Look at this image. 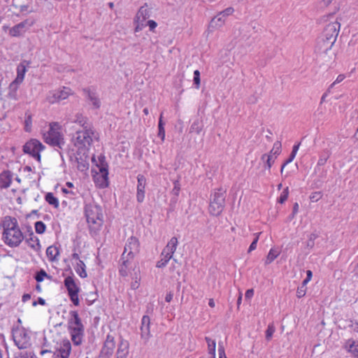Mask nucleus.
<instances>
[{
  "mask_svg": "<svg viewBox=\"0 0 358 358\" xmlns=\"http://www.w3.org/2000/svg\"><path fill=\"white\" fill-rule=\"evenodd\" d=\"M1 225L3 229L4 242L10 247L19 245L22 240V232L17 226V220L15 217L6 216Z\"/></svg>",
  "mask_w": 358,
  "mask_h": 358,
  "instance_id": "f257e3e1",
  "label": "nucleus"
},
{
  "mask_svg": "<svg viewBox=\"0 0 358 358\" xmlns=\"http://www.w3.org/2000/svg\"><path fill=\"white\" fill-rule=\"evenodd\" d=\"M227 190L222 187L215 189L210 195L209 213L213 216L220 215L225 206Z\"/></svg>",
  "mask_w": 358,
  "mask_h": 358,
  "instance_id": "f03ea898",
  "label": "nucleus"
},
{
  "mask_svg": "<svg viewBox=\"0 0 358 358\" xmlns=\"http://www.w3.org/2000/svg\"><path fill=\"white\" fill-rule=\"evenodd\" d=\"M94 138L97 137L91 127L78 131L73 137L74 145L78 148V150H89Z\"/></svg>",
  "mask_w": 358,
  "mask_h": 358,
  "instance_id": "7ed1b4c3",
  "label": "nucleus"
},
{
  "mask_svg": "<svg viewBox=\"0 0 358 358\" xmlns=\"http://www.w3.org/2000/svg\"><path fill=\"white\" fill-rule=\"evenodd\" d=\"M55 127H58V124L56 122L50 124L49 131L46 134H44L45 142L52 146L62 149L65 144V141L62 134L58 129L55 128Z\"/></svg>",
  "mask_w": 358,
  "mask_h": 358,
  "instance_id": "20e7f679",
  "label": "nucleus"
},
{
  "mask_svg": "<svg viewBox=\"0 0 358 358\" xmlns=\"http://www.w3.org/2000/svg\"><path fill=\"white\" fill-rule=\"evenodd\" d=\"M45 148V146L38 139L31 138L24 144V153L29 155L38 162H41V152Z\"/></svg>",
  "mask_w": 358,
  "mask_h": 358,
  "instance_id": "39448f33",
  "label": "nucleus"
},
{
  "mask_svg": "<svg viewBox=\"0 0 358 358\" xmlns=\"http://www.w3.org/2000/svg\"><path fill=\"white\" fill-rule=\"evenodd\" d=\"M85 214L89 224L101 225L103 214L100 206L94 203H87L85 206Z\"/></svg>",
  "mask_w": 358,
  "mask_h": 358,
  "instance_id": "423d86ee",
  "label": "nucleus"
},
{
  "mask_svg": "<svg viewBox=\"0 0 358 358\" xmlns=\"http://www.w3.org/2000/svg\"><path fill=\"white\" fill-rule=\"evenodd\" d=\"M17 77L9 85L8 97L10 99L17 100L21 94L20 85L22 83V62H20L17 68Z\"/></svg>",
  "mask_w": 358,
  "mask_h": 358,
  "instance_id": "0eeeda50",
  "label": "nucleus"
},
{
  "mask_svg": "<svg viewBox=\"0 0 358 358\" xmlns=\"http://www.w3.org/2000/svg\"><path fill=\"white\" fill-rule=\"evenodd\" d=\"M115 348V336L112 334H108L98 358H110L114 352Z\"/></svg>",
  "mask_w": 358,
  "mask_h": 358,
  "instance_id": "6e6552de",
  "label": "nucleus"
},
{
  "mask_svg": "<svg viewBox=\"0 0 358 358\" xmlns=\"http://www.w3.org/2000/svg\"><path fill=\"white\" fill-rule=\"evenodd\" d=\"M71 352V344L69 340L64 339L55 348L52 358H69Z\"/></svg>",
  "mask_w": 358,
  "mask_h": 358,
  "instance_id": "1a4fd4ad",
  "label": "nucleus"
},
{
  "mask_svg": "<svg viewBox=\"0 0 358 358\" xmlns=\"http://www.w3.org/2000/svg\"><path fill=\"white\" fill-rule=\"evenodd\" d=\"M139 251V242L138 240L134 237H129L125 244L124 252L125 256L128 258H134V255Z\"/></svg>",
  "mask_w": 358,
  "mask_h": 358,
  "instance_id": "9d476101",
  "label": "nucleus"
},
{
  "mask_svg": "<svg viewBox=\"0 0 358 358\" xmlns=\"http://www.w3.org/2000/svg\"><path fill=\"white\" fill-rule=\"evenodd\" d=\"M341 24L338 22L335 21L328 24L322 34L325 38H328L329 39L336 42L337 36L339 33Z\"/></svg>",
  "mask_w": 358,
  "mask_h": 358,
  "instance_id": "9b49d317",
  "label": "nucleus"
},
{
  "mask_svg": "<svg viewBox=\"0 0 358 358\" xmlns=\"http://www.w3.org/2000/svg\"><path fill=\"white\" fill-rule=\"evenodd\" d=\"M77 168L80 171H85L89 168L88 150H77L76 154Z\"/></svg>",
  "mask_w": 358,
  "mask_h": 358,
  "instance_id": "f8f14e48",
  "label": "nucleus"
},
{
  "mask_svg": "<svg viewBox=\"0 0 358 358\" xmlns=\"http://www.w3.org/2000/svg\"><path fill=\"white\" fill-rule=\"evenodd\" d=\"M234 10L232 7H228L224 10L221 11L217 14L216 17L212 19L210 25L212 27H221L225 20V17L231 15Z\"/></svg>",
  "mask_w": 358,
  "mask_h": 358,
  "instance_id": "ddd939ff",
  "label": "nucleus"
},
{
  "mask_svg": "<svg viewBox=\"0 0 358 358\" xmlns=\"http://www.w3.org/2000/svg\"><path fill=\"white\" fill-rule=\"evenodd\" d=\"M99 164H96L99 172L101 173V176L103 178V182L101 184V187H107L108 186V164L106 162L105 157L100 156L99 157Z\"/></svg>",
  "mask_w": 358,
  "mask_h": 358,
  "instance_id": "4468645a",
  "label": "nucleus"
},
{
  "mask_svg": "<svg viewBox=\"0 0 358 358\" xmlns=\"http://www.w3.org/2000/svg\"><path fill=\"white\" fill-rule=\"evenodd\" d=\"M71 340L75 345H80L84 336V326H73L69 327Z\"/></svg>",
  "mask_w": 358,
  "mask_h": 358,
  "instance_id": "2eb2a0df",
  "label": "nucleus"
},
{
  "mask_svg": "<svg viewBox=\"0 0 358 358\" xmlns=\"http://www.w3.org/2000/svg\"><path fill=\"white\" fill-rule=\"evenodd\" d=\"M71 90L69 87H64L61 90H55L52 92V99H50V102L55 103L64 100L71 94Z\"/></svg>",
  "mask_w": 358,
  "mask_h": 358,
  "instance_id": "dca6fc26",
  "label": "nucleus"
},
{
  "mask_svg": "<svg viewBox=\"0 0 358 358\" xmlns=\"http://www.w3.org/2000/svg\"><path fill=\"white\" fill-rule=\"evenodd\" d=\"M334 43L335 42L321 35L317 41V48L321 52L327 53L328 50L331 49Z\"/></svg>",
  "mask_w": 358,
  "mask_h": 358,
  "instance_id": "f3484780",
  "label": "nucleus"
},
{
  "mask_svg": "<svg viewBox=\"0 0 358 358\" xmlns=\"http://www.w3.org/2000/svg\"><path fill=\"white\" fill-rule=\"evenodd\" d=\"M150 318L148 315H144L141 320V338L145 341H148L150 337Z\"/></svg>",
  "mask_w": 358,
  "mask_h": 358,
  "instance_id": "a211bd4d",
  "label": "nucleus"
},
{
  "mask_svg": "<svg viewBox=\"0 0 358 358\" xmlns=\"http://www.w3.org/2000/svg\"><path fill=\"white\" fill-rule=\"evenodd\" d=\"M12 338L15 345L20 349H22V327L14 326L12 328Z\"/></svg>",
  "mask_w": 358,
  "mask_h": 358,
  "instance_id": "6ab92c4d",
  "label": "nucleus"
},
{
  "mask_svg": "<svg viewBox=\"0 0 358 358\" xmlns=\"http://www.w3.org/2000/svg\"><path fill=\"white\" fill-rule=\"evenodd\" d=\"M137 194L136 199L139 203H142L145 198V178L143 175H138L137 177Z\"/></svg>",
  "mask_w": 358,
  "mask_h": 358,
  "instance_id": "aec40b11",
  "label": "nucleus"
},
{
  "mask_svg": "<svg viewBox=\"0 0 358 358\" xmlns=\"http://www.w3.org/2000/svg\"><path fill=\"white\" fill-rule=\"evenodd\" d=\"M87 99L92 102L94 108H99L101 106V101L94 90L90 88H85L83 90Z\"/></svg>",
  "mask_w": 358,
  "mask_h": 358,
  "instance_id": "412c9836",
  "label": "nucleus"
},
{
  "mask_svg": "<svg viewBox=\"0 0 358 358\" xmlns=\"http://www.w3.org/2000/svg\"><path fill=\"white\" fill-rule=\"evenodd\" d=\"M129 342L127 340L122 338L118 345L116 358H127V355L129 354Z\"/></svg>",
  "mask_w": 358,
  "mask_h": 358,
  "instance_id": "4be33fe9",
  "label": "nucleus"
},
{
  "mask_svg": "<svg viewBox=\"0 0 358 358\" xmlns=\"http://www.w3.org/2000/svg\"><path fill=\"white\" fill-rule=\"evenodd\" d=\"M134 258H128L127 256H125L124 254L122 255L121 257V264L119 268L120 275L122 277H126L128 275V269L131 264V260Z\"/></svg>",
  "mask_w": 358,
  "mask_h": 358,
  "instance_id": "5701e85b",
  "label": "nucleus"
},
{
  "mask_svg": "<svg viewBox=\"0 0 358 358\" xmlns=\"http://www.w3.org/2000/svg\"><path fill=\"white\" fill-rule=\"evenodd\" d=\"M64 283L68 291V294L79 293L80 288L76 285L75 280L72 276H67L65 278Z\"/></svg>",
  "mask_w": 358,
  "mask_h": 358,
  "instance_id": "b1692460",
  "label": "nucleus"
},
{
  "mask_svg": "<svg viewBox=\"0 0 358 358\" xmlns=\"http://www.w3.org/2000/svg\"><path fill=\"white\" fill-rule=\"evenodd\" d=\"M178 243V238L176 237H172L163 250L162 255H164V253H170L173 257V255L176 250Z\"/></svg>",
  "mask_w": 358,
  "mask_h": 358,
  "instance_id": "393cba45",
  "label": "nucleus"
},
{
  "mask_svg": "<svg viewBox=\"0 0 358 358\" xmlns=\"http://www.w3.org/2000/svg\"><path fill=\"white\" fill-rule=\"evenodd\" d=\"M27 244L34 251L38 252L41 250V245L39 242L38 238L34 234L32 231H31L29 234V238L26 240Z\"/></svg>",
  "mask_w": 358,
  "mask_h": 358,
  "instance_id": "a878e982",
  "label": "nucleus"
},
{
  "mask_svg": "<svg viewBox=\"0 0 358 358\" xmlns=\"http://www.w3.org/2000/svg\"><path fill=\"white\" fill-rule=\"evenodd\" d=\"M12 174L9 171L0 173V188H6L11 182Z\"/></svg>",
  "mask_w": 358,
  "mask_h": 358,
  "instance_id": "bb28decb",
  "label": "nucleus"
},
{
  "mask_svg": "<svg viewBox=\"0 0 358 358\" xmlns=\"http://www.w3.org/2000/svg\"><path fill=\"white\" fill-rule=\"evenodd\" d=\"M71 318L69 320V327L73 326H83L79 315L77 311L72 310L70 312Z\"/></svg>",
  "mask_w": 358,
  "mask_h": 358,
  "instance_id": "cd10ccee",
  "label": "nucleus"
},
{
  "mask_svg": "<svg viewBox=\"0 0 358 358\" xmlns=\"http://www.w3.org/2000/svg\"><path fill=\"white\" fill-rule=\"evenodd\" d=\"M59 252L58 248L54 245L49 246L46 250V255L50 262L57 260Z\"/></svg>",
  "mask_w": 358,
  "mask_h": 358,
  "instance_id": "c85d7f7f",
  "label": "nucleus"
},
{
  "mask_svg": "<svg viewBox=\"0 0 358 358\" xmlns=\"http://www.w3.org/2000/svg\"><path fill=\"white\" fill-rule=\"evenodd\" d=\"M203 122L199 119L195 120L189 128V132L193 133L195 132L197 134H199L201 131L203 130Z\"/></svg>",
  "mask_w": 358,
  "mask_h": 358,
  "instance_id": "c756f323",
  "label": "nucleus"
},
{
  "mask_svg": "<svg viewBox=\"0 0 358 358\" xmlns=\"http://www.w3.org/2000/svg\"><path fill=\"white\" fill-rule=\"evenodd\" d=\"M45 201L55 208H58L59 206L58 199L52 192H48L45 195Z\"/></svg>",
  "mask_w": 358,
  "mask_h": 358,
  "instance_id": "7c9ffc66",
  "label": "nucleus"
},
{
  "mask_svg": "<svg viewBox=\"0 0 358 358\" xmlns=\"http://www.w3.org/2000/svg\"><path fill=\"white\" fill-rule=\"evenodd\" d=\"M85 264L83 261L79 260L77 263V265L75 268L76 273L79 275V276L82 278H85L87 276L86 270H85Z\"/></svg>",
  "mask_w": 358,
  "mask_h": 358,
  "instance_id": "2f4dec72",
  "label": "nucleus"
},
{
  "mask_svg": "<svg viewBox=\"0 0 358 358\" xmlns=\"http://www.w3.org/2000/svg\"><path fill=\"white\" fill-rule=\"evenodd\" d=\"M172 258L170 253L162 255L161 254V259L157 262L156 266L157 268H164L166 266L167 263Z\"/></svg>",
  "mask_w": 358,
  "mask_h": 358,
  "instance_id": "473e14b6",
  "label": "nucleus"
},
{
  "mask_svg": "<svg viewBox=\"0 0 358 358\" xmlns=\"http://www.w3.org/2000/svg\"><path fill=\"white\" fill-rule=\"evenodd\" d=\"M205 340H206V343H208V352L210 355H212L211 358H215V347H216L215 341L212 340L209 337H206Z\"/></svg>",
  "mask_w": 358,
  "mask_h": 358,
  "instance_id": "72a5a7b5",
  "label": "nucleus"
},
{
  "mask_svg": "<svg viewBox=\"0 0 358 358\" xmlns=\"http://www.w3.org/2000/svg\"><path fill=\"white\" fill-rule=\"evenodd\" d=\"M22 31V22H20L12 28L9 29V34L12 36H19Z\"/></svg>",
  "mask_w": 358,
  "mask_h": 358,
  "instance_id": "f704fd0d",
  "label": "nucleus"
},
{
  "mask_svg": "<svg viewBox=\"0 0 358 358\" xmlns=\"http://www.w3.org/2000/svg\"><path fill=\"white\" fill-rule=\"evenodd\" d=\"M26 119L24 121V131L31 132L32 130V118L31 115L26 113Z\"/></svg>",
  "mask_w": 358,
  "mask_h": 358,
  "instance_id": "c9c22d12",
  "label": "nucleus"
},
{
  "mask_svg": "<svg viewBox=\"0 0 358 358\" xmlns=\"http://www.w3.org/2000/svg\"><path fill=\"white\" fill-rule=\"evenodd\" d=\"M330 155H331V152L329 150H324V152L322 153V155H320V157L318 159L317 166H321L324 165L325 163L327 162V159L329 158Z\"/></svg>",
  "mask_w": 358,
  "mask_h": 358,
  "instance_id": "e433bc0d",
  "label": "nucleus"
},
{
  "mask_svg": "<svg viewBox=\"0 0 358 358\" xmlns=\"http://www.w3.org/2000/svg\"><path fill=\"white\" fill-rule=\"evenodd\" d=\"M275 158L273 157V155H271L264 154L262 156V160L265 161V167L267 168L268 169H271L272 164L275 161Z\"/></svg>",
  "mask_w": 358,
  "mask_h": 358,
  "instance_id": "4c0bfd02",
  "label": "nucleus"
},
{
  "mask_svg": "<svg viewBox=\"0 0 358 358\" xmlns=\"http://www.w3.org/2000/svg\"><path fill=\"white\" fill-rule=\"evenodd\" d=\"M279 252L274 249H271L268 252V254L266 257V264H271L277 257L279 255Z\"/></svg>",
  "mask_w": 358,
  "mask_h": 358,
  "instance_id": "58836bf2",
  "label": "nucleus"
},
{
  "mask_svg": "<svg viewBox=\"0 0 358 358\" xmlns=\"http://www.w3.org/2000/svg\"><path fill=\"white\" fill-rule=\"evenodd\" d=\"M281 152V143L276 141L274 143L272 150L270 151L268 155H273L275 158L277 157Z\"/></svg>",
  "mask_w": 358,
  "mask_h": 358,
  "instance_id": "ea45409f",
  "label": "nucleus"
},
{
  "mask_svg": "<svg viewBox=\"0 0 358 358\" xmlns=\"http://www.w3.org/2000/svg\"><path fill=\"white\" fill-rule=\"evenodd\" d=\"M75 122L80 124L83 127V129L91 127L90 124L87 122V120L83 117L82 115H78Z\"/></svg>",
  "mask_w": 358,
  "mask_h": 358,
  "instance_id": "a19ab883",
  "label": "nucleus"
},
{
  "mask_svg": "<svg viewBox=\"0 0 358 358\" xmlns=\"http://www.w3.org/2000/svg\"><path fill=\"white\" fill-rule=\"evenodd\" d=\"M308 283H305V281L303 280L301 286H299L298 288H297V291H296V296L298 298H301L303 296H304L306 295V285Z\"/></svg>",
  "mask_w": 358,
  "mask_h": 358,
  "instance_id": "79ce46f5",
  "label": "nucleus"
},
{
  "mask_svg": "<svg viewBox=\"0 0 358 358\" xmlns=\"http://www.w3.org/2000/svg\"><path fill=\"white\" fill-rule=\"evenodd\" d=\"M35 230L37 234H42L46 229L45 224L42 221H37L35 224Z\"/></svg>",
  "mask_w": 358,
  "mask_h": 358,
  "instance_id": "37998d69",
  "label": "nucleus"
},
{
  "mask_svg": "<svg viewBox=\"0 0 358 358\" xmlns=\"http://www.w3.org/2000/svg\"><path fill=\"white\" fill-rule=\"evenodd\" d=\"M275 331V328L273 324H269L266 330V340L269 341L272 338L273 334Z\"/></svg>",
  "mask_w": 358,
  "mask_h": 358,
  "instance_id": "c03bdc74",
  "label": "nucleus"
},
{
  "mask_svg": "<svg viewBox=\"0 0 358 358\" xmlns=\"http://www.w3.org/2000/svg\"><path fill=\"white\" fill-rule=\"evenodd\" d=\"M44 277L51 278V276L48 275L44 270L41 269L40 271L36 273L35 279L38 282H40L43 280Z\"/></svg>",
  "mask_w": 358,
  "mask_h": 358,
  "instance_id": "a18cd8bd",
  "label": "nucleus"
},
{
  "mask_svg": "<svg viewBox=\"0 0 358 358\" xmlns=\"http://www.w3.org/2000/svg\"><path fill=\"white\" fill-rule=\"evenodd\" d=\"M349 352H352L357 358H358V342L352 341L349 346Z\"/></svg>",
  "mask_w": 358,
  "mask_h": 358,
  "instance_id": "49530a36",
  "label": "nucleus"
},
{
  "mask_svg": "<svg viewBox=\"0 0 358 358\" xmlns=\"http://www.w3.org/2000/svg\"><path fill=\"white\" fill-rule=\"evenodd\" d=\"M288 195H289L288 187H286L281 192L280 196L278 200V203H283L287 199Z\"/></svg>",
  "mask_w": 358,
  "mask_h": 358,
  "instance_id": "de8ad7c7",
  "label": "nucleus"
},
{
  "mask_svg": "<svg viewBox=\"0 0 358 358\" xmlns=\"http://www.w3.org/2000/svg\"><path fill=\"white\" fill-rule=\"evenodd\" d=\"M194 83L196 85V88L198 89L200 85V72L199 70H195L194 71Z\"/></svg>",
  "mask_w": 358,
  "mask_h": 358,
  "instance_id": "09e8293b",
  "label": "nucleus"
},
{
  "mask_svg": "<svg viewBox=\"0 0 358 358\" xmlns=\"http://www.w3.org/2000/svg\"><path fill=\"white\" fill-rule=\"evenodd\" d=\"M259 234H256V237L254 238L253 241L250 244L248 252H251L252 250H255L257 248V244L259 240Z\"/></svg>",
  "mask_w": 358,
  "mask_h": 358,
  "instance_id": "8fccbe9b",
  "label": "nucleus"
},
{
  "mask_svg": "<svg viewBox=\"0 0 358 358\" xmlns=\"http://www.w3.org/2000/svg\"><path fill=\"white\" fill-rule=\"evenodd\" d=\"M322 197V193L320 192H315L310 194V199L311 201L315 202L320 200Z\"/></svg>",
  "mask_w": 358,
  "mask_h": 358,
  "instance_id": "3c124183",
  "label": "nucleus"
},
{
  "mask_svg": "<svg viewBox=\"0 0 358 358\" xmlns=\"http://www.w3.org/2000/svg\"><path fill=\"white\" fill-rule=\"evenodd\" d=\"M69 296L71 299V301H72V303L75 305V306H78L79 305V298H78V293H74V294H69Z\"/></svg>",
  "mask_w": 358,
  "mask_h": 358,
  "instance_id": "603ef678",
  "label": "nucleus"
},
{
  "mask_svg": "<svg viewBox=\"0 0 358 358\" xmlns=\"http://www.w3.org/2000/svg\"><path fill=\"white\" fill-rule=\"evenodd\" d=\"M218 353H219V358H227V357L225 355L223 344L221 342H220L218 343Z\"/></svg>",
  "mask_w": 358,
  "mask_h": 358,
  "instance_id": "864d4df0",
  "label": "nucleus"
},
{
  "mask_svg": "<svg viewBox=\"0 0 358 358\" xmlns=\"http://www.w3.org/2000/svg\"><path fill=\"white\" fill-rule=\"evenodd\" d=\"M296 155H294V153H291L289 157H288V159L283 163V164L282 165V167H281V173H282L283 172V170H284V168L285 167V166L289 163H291L293 159H294Z\"/></svg>",
  "mask_w": 358,
  "mask_h": 358,
  "instance_id": "5fc2aeb1",
  "label": "nucleus"
},
{
  "mask_svg": "<svg viewBox=\"0 0 358 358\" xmlns=\"http://www.w3.org/2000/svg\"><path fill=\"white\" fill-rule=\"evenodd\" d=\"M345 76L344 74H340L336 78V80L330 85L329 87V90H330L331 88H332L336 84L340 83L345 79Z\"/></svg>",
  "mask_w": 358,
  "mask_h": 358,
  "instance_id": "6e6d98bb",
  "label": "nucleus"
},
{
  "mask_svg": "<svg viewBox=\"0 0 358 358\" xmlns=\"http://www.w3.org/2000/svg\"><path fill=\"white\" fill-rule=\"evenodd\" d=\"M158 136L162 139V141L165 139V129L164 127H158Z\"/></svg>",
  "mask_w": 358,
  "mask_h": 358,
  "instance_id": "4d7b16f0",
  "label": "nucleus"
},
{
  "mask_svg": "<svg viewBox=\"0 0 358 358\" xmlns=\"http://www.w3.org/2000/svg\"><path fill=\"white\" fill-rule=\"evenodd\" d=\"M180 185H179V182L178 181H176L174 182V187L172 190V192L173 194H175L176 196H178L179 194V192H180Z\"/></svg>",
  "mask_w": 358,
  "mask_h": 358,
  "instance_id": "13d9d810",
  "label": "nucleus"
},
{
  "mask_svg": "<svg viewBox=\"0 0 358 358\" xmlns=\"http://www.w3.org/2000/svg\"><path fill=\"white\" fill-rule=\"evenodd\" d=\"M13 5L18 8L20 12L22 11V4H20V0H13Z\"/></svg>",
  "mask_w": 358,
  "mask_h": 358,
  "instance_id": "bf43d9fd",
  "label": "nucleus"
},
{
  "mask_svg": "<svg viewBox=\"0 0 358 358\" xmlns=\"http://www.w3.org/2000/svg\"><path fill=\"white\" fill-rule=\"evenodd\" d=\"M40 304V305H42V306H44L45 304V300L43 299V298L41 297H39L38 299V301H33L32 303V306H36L37 304Z\"/></svg>",
  "mask_w": 358,
  "mask_h": 358,
  "instance_id": "052dcab7",
  "label": "nucleus"
},
{
  "mask_svg": "<svg viewBox=\"0 0 358 358\" xmlns=\"http://www.w3.org/2000/svg\"><path fill=\"white\" fill-rule=\"evenodd\" d=\"M254 294V290L252 289H249L245 292V297L246 299H250Z\"/></svg>",
  "mask_w": 358,
  "mask_h": 358,
  "instance_id": "680f3d73",
  "label": "nucleus"
},
{
  "mask_svg": "<svg viewBox=\"0 0 358 358\" xmlns=\"http://www.w3.org/2000/svg\"><path fill=\"white\" fill-rule=\"evenodd\" d=\"M312 277L313 272L310 270L306 271V278L303 280L305 281V283H308L309 281H310Z\"/></svg>",
  "mask_w": 358,
  "mask_h": 358,
  "instance_id": "e2e57ef3",
  "label": "nucleus"
},
{
  "mask_svg": "<svg viewBox=\"0 0 358 358\" xmlns=\"http://www.w3.org/2000/svg\"><path fill=\"white\" fill-rule=\"evenodd\" d=\"M24 358H38L32 352L26 351L24 352Z\"/></svg>",
  "mask_w": 358,
  "mask_h": 358,
  "instance_id": "0e129e2a",
  "label": "nucleus"
},
{
  "mask_svg": "<svg viewBox=\"0 0 358 358\" xmlns=\"http://www.w3.org/2000/svg\"><path fill=\"white\" fill-rule=\"evenodd\" d=\"M148 25L150 30H153L157 25V22L152 20H148Z\"/></svg>",
  "mask_w": 358,
  "mask_h": 358,
  "instance_id": "69168bd1",
  "label": "nucleus"
},
{
  "mask_svg": "<svg viewBox=\"0 0 358 358\" xmlns=\"http://www.w3.org/2000/svg\"><path fill=\"white\" fill-rule=\"evenodd\" d=\"M34 20H29V19L24 20V27L31 26L34 24Z\"/></svg>",
  "mask_w": 358,
  "mask_h": 358,
  "instance_id": "338daca9",
  "label": "nucleus"
},
{
  "mask_svg": "<svg viewBox=\"0 0 358 358\" xmlns=\"http://www.w3.org/2000/svg\"><path fill=\"white\" fill-rule=\"evenodd\" d=\"M136 279H137V278H136ZM139 285H140V283H139L138 280H136L135 281L131 282V287L132 289H136L137 288H138Z\"/></svg>",
  "mask_w": 358,
  "mask_h": 358,
  "instance_id": "774afa93",
  "label": "nucleus"
}]
</instances>
